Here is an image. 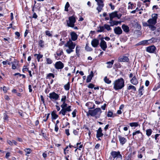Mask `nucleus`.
I'll use <instances>...</instances> for the list:
<instances>
[{
    "instance_id": "1",
    "label": "nucleus",
    "mask_w": 160,
    "mask_h": 160,
    "mask_svg": "<svg viewBox=\"0 0 160 160\" xmlns=\"http://www.w3.org/2000/svg\"><path fill=\"white\" fill-rule=\"evenodd\" d=\"M158 14H153L152 15V18L149 19L147 21L149 25V28L152 31L156 30V28L154 25L157 23Z\"/></svg>"
},
{
    "instance_id": "2",
    "label": "nucleus",
    "mask_w": 160,
    "mask_h": 160,
    "mask_svg": "<svg viewBox=\"0 0 160 160\" xmlns=\"http://www.w3.org/2000/svg\"><path fill=\"white\" fill-rule=\"evenodd\" d=\"M113 88L115 90H120L124 86V81L123 78H121L115 80L113 83Z\"/></svg>"
},
{
    "instance_id": "3",
    "label": "nucleus",
    "mask_w": 160,
    "mask_h": 160,
    "mask_svg": "<svg viewBox=\"0 0 160 160\" xmlns=\"http://www.w3.org/2000/svg\"><path fill=\"white\" fill-rule=\"evenodd\" d=\"M76 44L75 42H74L69 39L67 42V43L65 44V46L68 48V49L66 50V52L68 54H70L73 51V49L74 48Z\"/></svg>"
},
{
    "instance_id": "4",
    "label": "nucleus",
    "mask_w": 160,
    "mask_h": 160,
    "mask_svg": "<svg viewBox=\"0 0 160 160\" xmlns=\"http://www.w3.org/2000/svg\"><path fill=\"white\" fill-rule=\"evenodd\" d=\"M102 111L99 108H97L93 110H89L87 113V115H89L91 116H95L96 118H99Z\"/></svg>"
},
{
    "instance_id": "5",
    "label": "nucleus",
    "mask_w": 160,
    "mask_h": 160,
    "mask_svg": "<svg viewBox=\"0 0 160 160\" xmlns=\"http://www.w3.org/2000/svg\"><path fill=\"white\" fill-rule=\"evenodd\" d=\"M69 20L67 21V24L68 27H74V23L76 22V19L74 16L69 17Z\"/></svg>"
},
{
    "instance_id": "6",
    "label": "nucleus",
    "mask_w": 160,
    "mask_h": 160,
    "mask_svg": "<svg viewBox=\"0 0 160 160\" xmlns=\"http://www.w3.org/2000/svg\"><path fill=\"white\" fill-rule=\"evenodd\" d=\"M97 2V5L98 7L96 8V9L98 11V13L101 12L104 7V4L103 0H95Z\"/></svg>"
},
{
    "instance_id": "7",
    "label": "nucleus",
    "mask_w": 160,
    "mask_h": 160,
    "mask_svg": "<svg viewBox=\"0 0 160 160\" xmlns=\"http://www.w3.org/2000/svg\"><path fill=\"white\" fill-rule=\"evenodd\" d=\"M49 97L52 101H54L57 100L59 98V96L58 94L53 92L49 94Z\"/></svg>"
},
{
    "instance_id": "8",
    "label": "nucleus",
    "mask_w": 160,
    "mask_h": 160,
    "mask_svg": "<svg viewBox=\"0 0 160 160\" xmlns=\"http://www.w3.org/2000/svg\"><path fill=\"white\" fill-rule=\"evenodd\" d=\"M121 16V14H118L117 12H112L109 14L110 21H112L113 19L115 17H117L118 19H120Z\"/></svg>"
},
{
    "instance_id": "9",
    "label": "nucleus",
    "mask_w": 160,
    "mask_h": 160,
    "mask_svg": "<svg viewBox=\"0 0 160 160\" xmlns=\"http://www.w3.org/2000/svg\"><path fill=\"white\" fill-rule=\"evenodd\" d=\"M71 106H69L66 108H62L61 110L59 112V114H62L63 116H64L67 112H69L71 111Z\"/></svg>"
},
{
    "instance_id": "10",
    "label": "nucleus",
    "mask_w": 160,
    "mask_h": 160,
    "mask_svg": "<svg viewBox=\"0 0 160 160\" xmlns=\"http://www.w3.org/2000/svg\"><path fill=\"white\" fill-rule=\"evenodd\" d=\"M63 53L62 49H59L56 52V54H54L55 58L58 60H61V56L62 55Z\"/></svg>"
},
{
    "instance_id": "11",
    "label": "nucleus",
    "mask_w": 160,
    "mask_h": 160,
    "mask_svg": "<svg viewBox=\"0 0 160 160\" xmlns=\"http://www.w3.org/2000/svg\"><path fill=\"white\" fill-rule=\"evenodd\" d=\"M129 59L128 57L125 56H120L118 59V61L119 62H128L129 61Z\"/></svg>"
},
{
    "instance_id": "12",
    "label": "nucleus",
    "mask_w": 160,
    "mask_h": 160,
    "mask_svg": "<svg viewBox=\"0 0 160 160\" xmlns=\"http://www.w3.org/2000/svg\"><path fill=\"white\" fill-rule=\"evenodd\" d=\"M100 46L103 51H105L107 47L106 42L103 39L101 40L100 43Z\"/></svg>"
},
{
    "instance_id": "13",
    "label": "nucleus",
    "mask_w": 160,
    "mask_h": 160,
    "mask_svg": "<svg viewBox=\"0 0 160 160\" xmlns=\"http://www.w3.org/2000/svg\"><path fill=\"white\" fill-rule=\"evenodd\" d=\"M70 35L71 37V40L72 41H75L78 38V35L74 32H72L70 33Z\"/></svg>"
},
{
    "instance_id": "14",
    "label": "nucleus",
    "mask_w": 160,
    "mask_h": 160,
    "mask_svg": "<svg viewBox=\"0 0 160 160\" xmlns=\"http://www.w3.org/2000/svg\"><path fill=\"white\" fill-rule=\"evenodd\" d=\"M63 67V64L61 61L57 62L55 63V67L57 69H61Z\"/></svg>"
},
{
    "instance_id": "15",
    "label": "nucleus",
    "mask_w": 160,
    "mask_h": 160,
    "mask_svg": "<svg viewBox=\"0 0 160 160\" xmlns=\"http://www.w3.org/2000/svg\"><path fill=\"white\" fill-rule=\"evenodd\" d=\"M114 33L117 35L121 34L122 32V31L121 28L119 27H117L115 28L114 29Z\"/></svg>"
},
{
    "instance_id": "16",
    "label": "nucleus",
    "mask_w": 160,
    "mask_h": 160,
    "mask_svg": "<svg viewBox=\"0 0 160 160\" xmlns=\"http://www.w3.org/2000/svg\"><path fill=\"white\" fill-rule=\"evenodd\" d=\"M118 138L120 143L122 145H123L127 141V139L125 138L120 135L118 136Z\"/></svg>"
},
{
    "instance_id": "17",
    "label": "nucleus",
    "mask_w": 160,
    "mask_h": 160,
    "mask_svg": "<svg viewBox=\"0 0 160 160\" xmlns=\"http://www.w3.org/2000/svg\"><path fill=\"white\" fill-rule=\"evenodd\" d=\"M156 49L155 47L154 46H152L148 47L147 48L146 50L150 53H154Z\"/></svg>"
},
{
    "instance_id": "18",
    "label": "nucleus",
    "mask_w": 160,
    "mask_h": 160,
    "mask_svg": "<svg viewBox=\"0 0 160 160\" xmlns=\"http://www.w3.org/2000/svg\"><path fill=\"white\" fill-rule=\"evenodd\" d=\"M99 40L96 39H93L91 42L92 46L94 48L97 47L99 44Z\"/></svg>"
},
{
    "instance_id": "19",
    "label": "nucleus",
    "mask_w": 160,
    "mask_h": 160,
    "mask_svg": "<svg viewBox=\"0 0 160 160\" xmlns=\"http://www.w3.org/2000/svg\"><path fill=\"white\" fill-rule=\"evenodd\" d=\"M130 81L131 83L134 85H136L138 83V80L135 75L130 80Z\"/></svg>"
},
{
    "instance_id": "20",
    "label": "nucleus",
    "mask_w": 160,
    "mask_h": 160,
    "mask_svg": "<svg viewBox=\"0 0 160 160\" xmlns=\"http://www.w3.org/2000/svg\"><path fill=\"white\" fill-rule=\"evenodd\" d=\"M97 138L101 137L103 135V134L102 133V130L101 127H100L97 131Z\"/></svg>"
},
{
    "instance_id": "21",
    "label": "nucleus",
    "mask_w": 160,
    "mask_h": 160,
    "mask_svg": "<svg viewBox=\"0 0 160 160\" xmlns=\"http://www.w3.org/2000/svg\"><path fill=\"white\" fill-rule=\"evenodd\" d=\"M86 105L88 107L89 109H92L95 108V104L92 102H88L86 103Z\"/></svg>"
},
{
    "instance_id": "22",
    "label": "nucleus",
    "mask_w": 160,
    "mask_h": 160,
    "mask_svg": "<svg viewBox=\"0 0 160 160\" xmlns=\"http://www.w3.org/2000/svg\"><path fill=\"white\" fill-rule=\"evenodd\" d=\"M127 89L128 90H131V92H134L136 91L135 87L131 84H129L127 88Z\"/></svg>"
},
{
    "instance_id": "23",
    "label": "nucleus",
    "mask_w": 160,
    "mask_h": 160,
    "mask_svg": "<svg viewBox=\"0 0 160 160\" xmlns=\"http://www.w3.org/2000/svg\"><path fill=\"white\" fill-rule=\"evenodd\" d=\"M93 76V73L92 71H91L90 74L87 76L86 82H89L91 81L92 78Z\"/></svg>"
},
{
    "instance_id": "24",
    "label": "nucleus",
    "mask_w": 160,
    "mask_h": 160,
    "mask_svg": "<svg viewBox=\"0 0 160 160\" xmlns=\"http://www.w3.org/2000/svg\"><path fill=\"white\" fill-rule=\"evenodd\" d=\"M150 40H144L140 42L137 44V45H144L145 44H148V41H150Z\"/></svg>"
},
{
    "instance_id": "25",
    "label": "nucleus",
    "mask_w": 160,
    "mask_h": 160,
    "mask_svg": "<svg viewBox=\"0 0 160 160\" xmlns=\"http://www.w3.org/2000/svg\"><path fill=\"white\" fill-rule=\"evenodd\" d=\"M122 27L124 31L126 32H128L129 31V28L128 26L124 24L122 25Z\"/></svg>"
},
{
    "instance_id": "26",
    "label": "nucleus",
    "mask_w": 160,
    "mask_h": 160,
    "mask_svg": "<svg viewBox=\"0 0 160 160\" xmlns=\"http://www.w3.org/2000/svg\"><path fill=\"white\" fill-rule=\"evenodd\" d=\"M121 22V21H110V23L111 26H113L114 25H117L119 23L120 24Z\"/></svg>"
},
{
    "instance_id": "27",
    "label": "nucleus",
    "mask_w": 160,
    "mask_h": 160,
    "mask_svg": "<svg viewBox=\"0 0 160 160\" xmlns=\"http://www.w3.org/2000/svg\"><path fill=\"white\" fill-rule=\"evenodd\" d=\"M12 64V68L13 69H16L17 66L18 65V62L15 60L14 61L11 62Z\"/></svg>"
},
{
    "instance_id": "28",
    "label": "nucleus",
    "mask_w": 160,
    "mask_h": 160,
    "mask_svg": "<svg viewBox=\"0 0 160 160\" xmlns=\"http://www.w3.org/2000/svg\"><path fill=\"white\" fill-rule=\"evenodd\" d=\"M114 60H112L111 62H108L106 63L107 65V67L108 68H111L112 67V65L114 63Z\"/></svg>"
},
{
    "instance_id": "29",
    "label": "nucleus",
    "mask_w": 160,
    "mask_h": 160,
    "mask_svg": "<svg viewBox=\"0 0 160 160\" xmlns=\"http://www.w3.org/2000/svg\"><path fill=\"white\" fill-rule=\"evenodd\" d=\"M129 125L131 127H137L138 126H140L138 122H133L130 123H129Z\"/></svg>"
},
{
    "instance_id": "30",
    "label": "nucleus",
    "mask_w": 160,
    "mask_h": 160,
    "mask_svg": "<svg viewBox=\"0 0 160 160\" xmlns=\"http://www.w3.org/2000/svg\"><path fill=\"white\" fill-rule=\"evenodd\" d=\"M80 47L78 45L76 46V53L78 57H79L80 54L79 52L80 50Z\"/></svg>"
},
{
    "instance_id": "31",
    "label": "nucleus",
    "mask_w": 160,
    "mask_h": 160,
    "mask_svg": "<svg viewBox=\"0 0 160 160\" xmlns=\"http://www.w3.org/2000/svg\"><path fill=\"white\" fill-rule=\"evenodd\" d=\"M146 135L148 136H149L151 135V134L152 133V131L151 129H147L146 130Z\"/></svg>"
},
{
    "instance_id": "32",
    "label": "nucleus",
    "mask_w": 160,
    "mask_h": 160,
    "mask_svg": "<svg viewBox=\"0 0 160 160\" xmlns=\"http://www.w3.org/2000/svg\"><path fill=\"white\" fill-rule=\"evenodd\" d=\"M24 151L26 152V155L27 156L28 154H30L31 153L32 150L29 148H27L25 149Z\"/></svg>"
},
{
    "instance_id": "33",
    "label": "nucleus",
    "mask_w": 160,
    "mask_h": 160,
    "mask_svg": "<svg viewBox=\"0 0 160 160\" xmlns=\"http://www.w3.org/2000/svg\"><path fill=\"white\" fill-rule=\"evenodd\" d=\"M143 88L144 86H141L139 89V94L140 95V96H141L142 95L143 93H142V91L143 90Z\"/></svg>"
},
{
    "instance_id": "34",
    "label": "nucleus",
    "mask_w": 160,
    "mask_h": 160,
    "mask_svg": "<svg viewBox=\"0 0 160 160\" xmlns=\"http://www.w3.org/2000/svg\"><path fill=\"white\" fill-rule=\"evenodd\" d=\"M52 119H55L58 117V115L56 114L55 113L53 112H52Z\"/></svg>"
},
{
    "instance_id": "35",
    "label": "nucleus",
    "mask_w": 160,
    "mask_h": 160,
    "mask_svg": "<svg viewBox=\"0 0 160 160\" xmlns=\"http://www.w3.org/2000/svg\"><path fill=\"white\" fill-rule=\"evenodd\" d=\"M104 81L105 82V83L107 84H110L111 83V80H110L109 79L107 78V77H105L104 78Z\"/></svg>"
},
{
    "instance_id": "36",
    "label": "nucleus",
    "mask_w": 160,
    "mask_h": 160,
    "mask_svg": "<svg viewBox=\"0 0 160 160\" xmlns=\"http://www.w3.org/2000/svg\"><path fill=\"white\" fill-rule=\"evenodd\" d=\"M34 56H37V58L38 62H39L40 59L42 58L43 57V55H42L38 54H34Z\"/></svg>"
},
{
    "instance_id": "37",
    "label": "nucleus",
    "mask_w": 160,
    "mask_h": 160,
    "mask_svg": "<svg viewBox=\"0 0 160 160\" xmlns=\"http://www.w3.org/2000/svg\"><path fill=\"white\" fill-rule=\"evenodd\" d=\"M70 83L68 82L67 84L64 86V88L66 90H68L70 88Z\"/></svg>"
},
{
    "instance_id": "38",
    "label": "nucleus",
    "mask_w": 160,
    "mask_h": 160,
    "mask_svg": "<svg viewBox=\"0 0 160 160\" xmlns=\"http://www.w3.org/2000/svg\"><path fill=\"white\" fill-rule=\"evenodd\" d=\"M139 133H140L141 134V136L142 137H143V134H142V133L140 132V130H138L134 132H133L132 133V135L133 136H134L135 135L137 134H139Z\"/></svg>"
},
{
    "instance_id": "39",
    "label": "nucleus",
    "mask_w": 160,
    "mask_h": 160,
    "mask_svg": "<svg viewBox=\"0 0 160 160\" xmlns=\"http://www.w3.org/2000/svg\"><path fill=\"white\" fill-rule=\"evenodd\" d=\"M104 27L103 26H100L98 28L97 31L99 32H103L104 30Z\"/></svg>"
},
{
    "instance_id": "40",
    "label": "nucleus",
    "mask_w": 160,
    "mask_h": 160,
    "mask_svg": "<svg viewBox=\"0 0 160 160\" xmlns=\"http://www.w3.org/2000/svg\"><path fill=\"white\" fill-rule=\"evenodd\" d=\"M70 5L68 2H67L65 6V11L68 12V8L69 7Z\"/></svg>"
},
{
    "instance_id": "41",
    "label": "nucleus",
    "mask_w": 160,
    "mask_h": 160,
    "mask_svg": "<svg viewBox=\"0 0 160 160\" xmlns=\"http://www.w3.org/2000/svg\"><path fill=\"white\" fill-rule=\"evenodd\" d=\"M85 49L87 51L89 52L91 51L92 50V49L91 47L88 46V44H86L85 47Z\"/></svg>"
},
{
    "instance_id": "42",
    "label": "nucleus",
    "mask_w": 160,
    "mask_h": 160,
    "mask_svg": "<svg viewBox=\"0 0 160 160\" xmlns=\"http://www.w3.org/2000/svg\"><path fill=\"white\" fill-rule=\"evenodd\" d=\"M108 117H113L114 116H113V113L111 111H109L108 112V113L107 115Z\"/></svg>"
},
{
    "instance_id": "43",
    "label": "nucleus",
    "mask_w": 160,
    "mask_h": 160,
    "mask_svg": "<svg viewBox=\"0 0 160 160\" xmlns=\"http://www.w3.org/2000/svg\"><path fill=\"white\" fill-rule=\"evenodd\" d=\"M47 63L48 64H51L52 62V60L49 58H46Z\"/></svg>"
},
{
    "instance_id": "44",
    "label": "nucleus",
    "mask_w": 160,
    "mask_h": 160,
    "mask_svg": "<svg viewBox=\"0 0 160 160\" xmlns=\"http://www.w3.org/2000/svg\"><path fill=\"white\" fill-rule=\"evenodd\" d=\"M52 77L53 78H54V75L53 73H49L47 74L46 78H50V77Z\"/></svg>"
},
{
    "instance_id": "45",
    "label": "nucleus",
    "mask_w": 160,
    "mask_h": 160,
    "mask_svg": "<svg viewBox=\"0 0 160 160\" xmlns=\"http://www.w3.org/2000/svg\"><path fill=\"white\" fill-rule=\"evenodd\" d=\"M104 28L106 29L108 31L110 30L111 29L109 25L108 24H105L104 25Z\"/></svg>"
},
{
    "instance_id": "46",
    "label": "nucleus",
    "mask_w": 160,
    "mask_h": 160,
    "mask_svg": "<svg viewBox=\"0 0 160 160\" xmlns=\"http://www.w3.org/2000/svg\"><path fill=\"white\" fill-rule=\"evenodd\" d=\"M44 42L42 40H40L39 41V45L41 47H43L44 46Z\"/></svg>"
},
{
    "instance_id": "47",
    "label": "nucleus",
    "mask_w": 160,
    "mask_h": 160,
    "mask_svg": "<svg viewBox=\"0 0 160 160\" xmlns=\"http://www.w3.org/2000/svg\"><path fill=\"white\" fill-rule=\"evenodd\" d=\"M67 104L65 102H63V104L61 106L62 108H66L67 106Z\"/></svg>"
},
{
    "instance_id": "48",
    "label": "nucleus",
    "mask_w": 160,
    "mask_h": 160,
    "mask_svg": "<svg viewBox=\"0 0 160 160\" xmlns=\"http://www.w3.org/2000/svg\"><path fill=\"white\" fill-rule=\"evenodd\" d=\"M17 75H19L20 77L22 76V78H26V76L24 74H21L19 73H17L14 74V76H16Z\"/></svg>"
},
{
    "instance_id": "49",
    "label": "nucleus",
    "mask_w": 160,
    "mask_h": 160,
    "mask_svg": "<svg viewBox=\"0 0 160 160\" xmlns=\"http://www.w3.org/2000/svg\"><path fill=\"white\" fill-rule=\"evenodd\" d=\"M66 99V96H62L61 99V101L63 102H65Z\"/></svg>"
},
{
    "instance_id": "50",
    "label": "nucleus",
    "mask_w": 160,
    "mask_h": 160,
    "mask_svg": "<svg viewBox=\"0 0 160 160\" xmlns=\"http://www.w3.org/2000/svg\"><path fill=\"white\" fill-rule=\"evenodd\" d=\"M128 4H130V5H129L128 6V9H132L133 8V4L131 2H129L128 3Z\"/></svg>"
},
{
    "instance_id": "51",
    "label": "nucleus",
    "mask_w": 160,
    "mask_h": 160,
    "mask_svg": "<svg viewBox=\"0 0 160 160\" xmlns=\"http://www.w3.org/2000/svg\"><path fill=\"white\" fill-rule=\"evenodd\" d=\"M45 33H46V34L47 36H48L49 37H51L52 36L51 34V33H50V31H49L46 30L45 31Z\"/></svg>"
},
{
    "instance_id": "52",
    "label": "nucleus",
    "mask_w": 160,
    "mask_h": 160,
    "mask_svg": "<svg viewBox=\"0 0 160 160\" xmlns=\"http://www.w3.org/2000/svg\"><path fill=\"white\" fill-rule=\"evenodd\" d=\"M77 110L76 109L74 110L72 112V117L74 118L76 116Z\"/></svg>"
},
{
    "instance_id": "53",
    "label": "nucleus",
    "mask_w": 160,
    "mask_h": 160,
    "mask_svg": "<svg viewBox=\"0 0 160 160\" xmlns=\"http://www.w3.org/2000/svg\"><path fill=\"white\" fill-rule=\"evenodd\" d=\"M138 158H141L142 157V155L141 152H139L138 155Z\"/></svg>"
},
{
    "instance_id": "54",
    "label": "nucleus",
    "mask_w": 160,
    "mask_h": 160,
    "mask_svg": "<svg viewBox=\"0 0 160 160\" xmlns=\"http://www.w3.org/2000/svg\"><path fill=\"white\" fill-rule=\"evenodd\" d=\"M50 115V113H48L47 114H46L45 115V116H46V119H45L43 120V121L44 122H46L47 121L48 119L49 116Z\"/></svg>"
},
{
    "instance_id": "55",
    "label": "nucleus",
    "mask_w": 160,
    "mask_h": 160,
    "mask_svg": "<svg viewBox=\"0 0 160 160\" xmlns=\"http://www.w3.org/2000/svg\"><path fill=\"white\" fill-rule=\"evenodd\" d=\"M3 119L5 121H7L8 120V116L6 114H4Z\"/></svg>"
},
{
    "instance_id": "56",
    "label": "nucleus",
    "mask_w": 160,
    "mask_h": 160,
    "mask_svg": "<svg viewBox=\"0 0 160 160\" xmlns=\"http://www.w3.org/2000/svg\"><path fill=\"white\" fill-rule=\"evenodd\" d=\"M143 26L144 27H148L149 28V25L148 23V22H143Z\"/></svg>"
},
{
    "instance_id": "57",
    "label": "nucleus",
    "mask_w": 160,
    "mask_h": 160,
    "mask_svg": "<svg viewBox=\"0 0 160 160\" xmlns=\"http://www.w3.org/2000/svg\"><path fill=\"white\" fill-rule=\"evenodd\" d=\"M88 88H94V85L92 83H90L88 86Z\"/></svg>"
},
{
    "instance_id": "58",
    "label": "nucleus",
    "mask_w": 160,
    "mask_h": 160,
    "mask_svg": "<svg viewBox=\"0 0 160 160\" xmlns=\"http://www.w3.org/2000/svg\"><path fill=\"white\" fill-rule=\"evenodd\" d=\"M7 143L10 146H12L13 145L12 141L8 140L7 141Z\"/></svg>"
},
{
    "instance_id": "59",
    "label": "nucleus",
    "mask_w": 160,
    "mask_h": 160,
    "mask_svg": "<svg viewBox=\"0 0 160 160\" xmlns=\"http://www.w3.org/2000/svg\"><path fill=\"white\" fill-rule=\"evenodd\" d=\"M28 71V68L26 67V66H24V68H23L22 69L23 72H24L25 71Z\"/></svg>"
},
{
    "instance_id": "60",
    "label": "nucleus",
    "mask_w": 160,
    "mask_h": 160,
    "mask_svg": "<svg viewBox=\"0 0 160 160\" xmlns=\"http://www.w3.org/2000/svg\"><path fill=\"white\" fill-rule=\"evenodd\" d=\"M61 33L62 35L64 37H65L67 35V33L65 31L62 32Z\"/></svg>"
},
{
    "instance_id": "61",
    "label": "nucleus",
    "mask_w": 160,
    "mask_h": 160,
    "mask_svg": "<svg viewBox=\"0 0 160 160\" xmlns=\"http://www.w3.org/2000/svg\"><path fill=\"white\" fill-rule=\"evenodd\" d=\"M58 125H57V124H56L55 125V131L56 132H57L58 131Z\"/></svg>"
},
{
    "instance_id": "62",
    "label": "nucleus",
    "mask_w": 160,
    "mask_h": 160,
    "mask_svg": "<svg viewBox=\"0 0 160 160\" xmlns=\"http://www.w3.org/2000/svg\"><path fill=\"white\" fill-rule=\"evenodd\" d=\"M109 6L111 7V8L112 10H114V6L112 5L111 3L109 4Z\"/></svg>"
},
{
    "instance_id": "63",
    "label": "nucleus",
    "mask_w": 160,
    "mask_h": 160,
    "mask_svg": "<svg viewBox=\"0 0 160 160\" xmlns=\"http://www.w3.org/2000/svg\"><path fill=\"white\" fill-rule=\"evenodd\" d=\"M28 88H29V92H31L32 91V85H29Z\"/></svg>"
},
{
    "instance_id": "64",
    "label": "nucleus",
    "mask_w": 160,
    "mask_h": 160,
    "mask_svg": "<svg viewBox=\"0 0 160 160\" xmlns=\"http://www.w3.org/2000/svg\"><path fill=\"white\" fill-rule=\"evenodd\" d=\"M38 16L35 13H34L33 15L32 18L36 19L37 18Z\"/></svg>"
}]
</instances>
